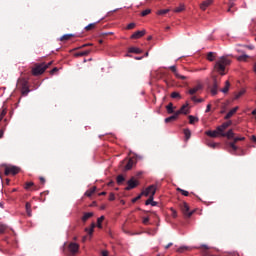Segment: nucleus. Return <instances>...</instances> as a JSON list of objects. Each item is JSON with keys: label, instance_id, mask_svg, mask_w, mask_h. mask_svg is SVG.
Listing matches in <instances>:
<instances>
[{"label": "nucleus", "instance_id": "obj_15", "mask_svg": "<svg viewBox=\"0 0 256 256\" xmlns=\"http://www.w3.org/2000/svg\"><path fill=\"white\" fill-rule=\"evenodd\" d=\"M146 31L142 30V31H136L132 36L131 39H141V37H143L145 35Z\"/></svg>", "mask_w": 256, "mask_h": 256}, {"label": "nucleus", "instance_id": "obj_11", "mask_svg": "<svg viewBox=\"0 0 256 256\" xmlns=\"http://www.w3.org/2000/svg\"><path fill=\"white\" fill-rule=\"evenodd\" d=\"M214 0H205L200 4L201 11H207L208 7H211L213 5Z\"/></svg>", "mask_w": 256, "mask_h": 256}, {"label": "nucleus", "instance_id": "obj_51", "mask_svg": "<svg viewBox=\"0 0 256 256\" xmlns=\"http://www.w3.org/2000/svg\"><path fill=\"white\" fill-rule=\"evenodd\" d=\"M155 196H149V199L146 200L145 205H151Z\"/></svg>", "mask_w": 256, "mask_h": 256}, {"label": "nucleus", "instance_id": "obj_37", "mask_svg": "<svg viewBox=\"0 0 256 256\" xmlns=\"http://www.w3.org/2000/svg\"><path fill=\"white\" fill-rule=\"evenodd\" d=\"M188 119H189L190 125H193L195 122L199 121V118H197L193 115L188 116Z\"/></svg>", "mask_w": 256, "mask_h": 256}, {"label": "nucleus", "instance_id": "obj_21", "mask_svg": "<svg viewBox=\"0 0 256 256\" xmlns=\"http://www.w3.org/2000/svg\"><path fill=\"white\" fill-rule=\"evenodd\" d=\"M179 116L176 114V112L174 113V115L168 117V118H165V123H171L173 121H176V119L178 118Z\"/></svg>", "mask_w": 256, "mask_h": 256}, {"label": "nucleus", "instance_id": "obj_41", "mask_svg": "<svg viewBox=\"0 0 256 256\" xmlns=\"http://www.w3.org/2000/svg\"><path fill=\"white\" fill-rule=\"evenodd\" d=\"M178 193L184 195V197H189V191L183 190L181 188H177Z\"/></svg>", "mask_w": 256, "mask_h": 256}, {"label": "nucleus", "instance_id": "obj_40", "mask_svg": "<svg viewBox=\"0 0 256 256\" xmlns=\"http://www.w3.org/2000/svg\"><path fill=\"white\" fill-rule=\"evenodd\" d=\"M73 37V34H65L60 38V41H69Z\"/></svg>", "mask_w": 256, "mask_h": 256}, {"label": "nucleus", "instance_id": "obj_46", "mask_svg": "<svg viewBox=\"0 0 256 256\" xmlns=\"http://www.w3.org/2000/svg\"><path fill=\"white\" fill-rule=\"evenodd\" d=\"M34 185H35V183H33V182H26V183H25V186H24V189L29 190V189H31V187H33Z\"/></svg>", "mask_w": 256, "mask_h": 256}, {"label": "nucleus", "instance_id": "obj_44", "mask_svg": "<svg viewBox=\"0 0 256 256\" xmlns=\"http://www.w3.org/2000/svg\"><path fill=\"white\" fill-rule=\"evenodd\" d=\"M171 97L172 99H181V94L179 92H172Z\"/></svg>", "mask_w": 256, "mask_h": 256}, {"label": "nucleus", "instance_id": "obj_9", "mask_svg": "<svg viewBox=\"0 0 256 256\" xmlns=\"http://www.w3.org/2000/svg\"><path fill=\"white\" fill-rule=\"evenodd\" d=\"M21 91H22V95H24V96L29 95V91H31V90H29V84H28L27 80H23L21 82Z\"/></svg>", "mask_w": 256, "mask_h": 256}, {"label": "nucleus", "instance_id": "obj_57", "mask_svg": "<svg viewBox=\"0 0 256 256\" xmlns=\"http://www.w3.org/2000/svg\"><path fill=\"white\" fill-rule=\"evenodd\" d=\"M143 224L148 225L149 224V217H146L143 219Z\"/></svg>", "mask_w": 256, "mask_h": 256}, {"label": "nucleus", "instance_id": "obj_50", "mask_svg": "<svg viewBox=\"0 0 256 256\" xmlns=\"http://www.w3.org/2000/svg\"><path fill=\"white\" fill-rule=\"evenodd\" d=\"M150 13H151V9H146V10L142 11L141 16L147 17V15H149Z\"/></svg>", "mask_w": 256, "mask_h": 256}, {"label": "nucleus", "instance_id": "obj_53", "mask_svg": "<svg viewBox=\"0 0 256 256\" xmlns=\"http://www.w3.org/2000/svg\"><path fill=\"white\" fill-rule=\"evenodd\" d=\"M230 153H231L232 155H238V156H240V155H245V151H243V150H241V153H237V151L231 150Z\"/></svg>", "mask_w": 256, "mask_h": 256}, {"label": "nucleus", "instance_id": "obj_1", "mask_svg": "<svg viewBox=\"0 0 256 256\" xmlns=\"http://www.w3.org/2000/svg\"><path fill=\"white\" fill-rule=\"evenodd\" d=\"M228 65H231V60H229L227 57L222 56L218 61H216L214 65L215 71L219 73V75H225V69Z\"/></svg>", "mask_w": 256, "mask_h": 256}, {"label": "nucleus", "instance_id": "obj_63", "mask_svg": "<svg viewBox=\"0 0 256 256\" xmlns=\"http://www.w3.org/2000/svg\"><path fill=\"white\" fill-rule=\"evenodd\" d=\"M102 256H109V252L106 251V250H103V251H102Z\"/></svg>", "mask_w": 256, "mask_h": 256}, {"label": "nucleus", "instance_id": "obj_42", "mask_svg": "<svg viewBox=\"0 0 256 256\" xmlns=\"http://www.w3.org/2000/svg\"><path fill=\"white\" fill-rule=\"evenodd\" d=\"M201 249H204L205 251L203 252L204 256H211V254H209V252H207V250L209 249V246L207 245H202Z\"/></svg>", "mask_w": 256, "mask_h": 256}, {"label": "nucleus", "instance_id": "obj_13", "mask_svg": "<svg viewBox=\"0 0 256 256\" xmlns=\"http://www.w3.org/2000/svg\"><path fill=\"white\" fill-rule=\"evenodd\" d=\"M237 111H239V106L234 107L233 109H231L226 116L224 117V119H231V117H233V115H235V113H237Z\"/></svg>", "mask_w": 256, "mask_h": 256}, {"label": "nucleus", "instance_id": "obj_36", "mask_svg": "<svg viewBox=\"0 0 256 256\" xmlns=\"http://www.w3.org/2000/svg\"><path fill=\"white\" fill-rule=\"evenodd\" d=\"M183 11H185V5H183V4H180L179 7H176V8L174 9V13H181V12H183Z\"/></svg>", "mask_w": 256, "mask_h": 256}, {"label": "nucleus", "instance_id": "obj_60", "mask_svg": "<svg viewBox=\"0 0 256 256\" xmlns=\"http://www.w3.org/2000/svg\"><path fill=\"white\" fill-rule=\"evenodd\" d=\"M39 179H40V183L42 185H45V178L43 176H41Z\"/></svg>", "mask_w": 256, "mask_h": 256}, {"label": "nucleus", "instance_id": "obj_45", "mask_svg": "<svg viewBox=\"0 0 256 256\" xmlns=\"http://www.w3.org/2000/svg\"><path fill=\"white\" fill-rule=\"evenodd\" d=\"M169 11H171V10L170 9L159 10L157 12V15H167V13H169Z\"/></svg>", "mask_w": 256, "mask_h": 256}, {"label": "nucleus", "instance_id": "obj_47", "mask_svg": "<svg viewBox=\"0 0 256 256\" xmlns=\"http://www.w3.org/2000/svg\"><path fill=\"white\" fill-rule=\"evenodd\" d=\"M249 59V55L244 54L238 57V61H247Z\"/></svg>", "mask_w": 256, "mask_h": 256}, {"label": "nucleus", "instance_id": "obj_32", "mask_svg": "<svg viewBox=\"0 0 256 256\" xmlns=\"http://www.w3.org/2000/svg\"><path fill=\"white\" fill-rule=\"evenodd\" d=\"M124 181H125V177L123 175L120 174L117 176L116 182L118 185H122Z\"/></svg>", "mask_w": 256, "mask_h": 256}, {"label": "nucleus", "instance_id": "obj_7", "mask_svg": "<svg viewBox=\"0 0 256 256\" xmlns=\"http://www.w3.org/2000/svg\"><path fill=\"white\" fill-rule=\"evenodd\" d=\"M180 209L185 217H191V215H193V211L189 210V204H187V202H183L180 205Z\"/></svg>", "mask_w": 256, "mask_h": 256}, {"label": "nucleus", "instance_id": "obj_34", "mask_svg": "<svg viewBox=\"0 0 256 256\" xmlns=\"http://www.w3.org/2000/svg\"><path fill=\"white\" fill-rule=\"evenodd\" d=\"M245 95V89L240 90L238 93L235 94L234 99H240V97H243Z\"/></svg>", "mask_w": 256, "mask_h": 256}, {"label": "nucleus", "instance_id": "obj_3", "mask_svg": "<svg viewBox=\"0 0 256 256\" xmlns=\"http://www.w3.org/2000/svg\"><path fill=\"white\" fill-rule=\"evenodd\" d=\"M155 193H157V186L150 185L144 191L141 192V195H144V197H151L155 196Z\"/></svg>", "mask_w": 256, "mask_h": 256}, {"label": "nucleus", "instance_id": "obj_25", "mask_svg": "<svg viewBox=\"0 0 256 256\" xmlns=\"http://www.w3.org/2000/svg\"><path fill=\"white\" fill-rule=\"evenodd\" d=\"M231 87V83L229 80L225 82V87L221 89L222 93H229V88Z\"/></svg>", "mask_w": 256, "mask_h": 256}, {"label": "nucleus", "instance_id": "obj_26", "mask_svg": "<svg viewBox=\"0 0 256 256\" xmlns=\"http://www.w3.org/2000/svg\"><path fill=\"white\" fill-rule=\"evenodd\" d=\"M175 108L173 107V103H169L167 106H166V111H167V113H169L170 115L172 114V113H175V110H174Z\"/></svg>", "mask_w": 256, "mask_h": 256}, {"label": "nucleus", "instance_id": "obj_43", "mask_svg": "<svg viewBox=\"0 0 256 256\" xmlns=\"http://www.w3.org/2000/svg\"><path fill=\"white\" fill-rule=\"evenodd\" d=\"M233 124L232 121L224 122L221 126L223 129H228Z\"/></svg>", "mask_w": 256, "mask_h": 256}, {"label": "nucleus", "instance_id": "obj_48", "mask_svg": "<svg viewBox=\"0 0 256 256\" xmlns=\"http://www.w3.org/2000/svg\"><path fill=\"white\" fill-rule=\"evenodd\" d=\"M7 115V108H4L0 114V121H3V118Z\"/></svg>", "mask_w": 256, "mask_h": 256}, {"label": "nucleus", "instance_id": "obj_14", "mask_svg": "<svg viewBox=\"0 0 256 256\" xmlns=\"http://www.w3.org/2000/svg\"><path fill=\"white\" fill-rule=\"evenodd\" d=\"M10 232H11V229H9V227L7 225H5V224L0 225V235H5Z\"/></svg>", "mask_w": 256, "mask_h": 256}, {"label": "nucleus", "instance_id": "obj_27", "mask_svg": "<svg viewBox=\"0 0 256 256\" xmlns=\"http://www.w3.org/2000/svg\"><path fill=\"white\" fill-rule=\"evenodd\" d=\"M95 227H97V225L95 223H92L90 228H85V231L89 235H93V231H95Z\"/></svg>", "mask_w": 256, "mask_h": 256}, {"label": "nucleus", "instance_id": "obj_17", "mask_svg": "<svg viewBox=\"0 0 256 256\" xmlns=\"http://www.w3.org/2000/svg\"><path fill=\"white\" fill-rule=\"evenodd\" d=\"M178 116H180L181 114L183 115H187L189 112L187 110V105H183L180 110L175 112Z\"/></svg>", "mask_w": 256, "mask_h": 256}, {"label": "nucleus", "instance_id": "obj_64", "mask_svg": "<svg viewBox=\"0 0 256 256\" xmlns=\"http://www.w3.org/2000/svg\"><path fill=\"white\" fill-rule=\"evenodd\" d=\"M210 111H211V104H208L206 108V113H209Z\"/></svg>", "mask_w": 256, "mask_h": 256}, {"label": "nucleus", "instance_id": "obj_8", "mask_svg": "<svg viewBox=\"0 0 256 256\" xmlns=\"http://www.w3.org/2000/svg\"><path fill=\"white\" fill-rule=\"evenodd\" d=\"M239 141H245V137H235L233 142L229 143V147L232 149V151H237L239 149V147H237V143H239Z\"/></svg>", "mask_w": 256, "mask_h": 256}, {"label": "nucleus", "instance_id": "obj_39", "mask_svg": "<svg viewBox=\"0 0 256 256\" xmlns=\"http://www.w3.org/2000/svg\"><path fill=\"white\" fill-rule=\"evenodd\" d=\"M215 52H209L208 54H207V59H208V61H215Z\"/></svg>", "mask_w": 256, "mask_h": 256}, {"label": "nucleus", "instance_id": "obj_35", "mask_svg": "<svg viewBox=\"0 0 256 256\" xmlns=\"http://www.w3.org/2000/svg\"><path fill=\"white\" fill-rule=\"evenodd\" d=\"M184 135L186 137V141H189V139H191V130H189V128L184 129Z\"/></svg>", "mask_w": 256, "mask_h": 256}, {"label": "nucleus", "instance_id": "obj_22", "mask_svg": "<svg viewBox=\"0 0 256 256\" xmlns=\"http://www.w3.org/2000/svg\"><path fill=\"white\" fill-rule=\"evenodd\" d=\"M105 221V216H101L97 219L98 229H103V222Z\"/></svg>", "mask_w": 256, "mask_h": 256}, {"label": "nucleus", "instance_id": "obj_23", "mask_svg": "<svg viewBox=\"0 0 256 256\" xmlns=\"http://www.w3.org/2000/svg\"><path fill=\"white\" fill-rule=\"evenodd\" d=\"M222 137H227V139H233L235 137V133H233V130H228L227 133L222 134Z\"/></svg>", "mask_w": 256, "mask_h": 256}, {"label": "nucleus", "instance_id": "obj_4", "mask_svg": "<svg viewBox=\"0 0 256 256\" xmlns=\"http://www.w3.org/2000/svg\"><path fill=\"white\" fill-rule=\"evenodd\" d=\"M219 83H221V78H217V76H213V84L210 87V93L212 95H217L219 89Z\"/></svg>", "mask_w": 256, "mask_h": 256}, {"label": "nucleus", "instance_id": "obj_62", "mask_svg": "<svg viewBox=\"0 0 256 256\" xmlns=\"http://www.w3.org/2000/svg\"><path fill=\"white\" fill-rule=\"evenodd\" d=\"M170 247H173V243H168L165 247H164V249H169Z\"/></svg>", "mask_w": 256, "mask_h": 256}, {"label": "nucleus", "instance_id": "obj_16", "mask_svg": "<svg viewBox=\"0 0 256 256\" xmlns=\"http://www.w3.org/2000/svg\"><path fill=\"white\" fill-rule=\"evenodd\" d=\"M201 89H203V86L201 84H198L197 86H195L194 88H191L188 93L189 95H195V93H197L198 91H201Z\"/></svg>", "mask_w": 256, "mask_h": 256}, {"label": "nucleus", "instance_id": "obj_12", "mask_svg": "<svg viewBox=\"0 0 256 256\" xmlns=\"http://www.w3.org/2000/svg\"><path fill=\"white\" fill-rule=\"evenodd\" d=\"M68 249H69L70 253L75 255V253H77V251H79V244L72 242L69 244Z\"/></svg>", "mask_w": 256, "mask_h": 256}, {"label": "nucleus", "instance_id": "obj_2", "mask_svg": "<svg viewBox=\"0 0 256 256\" xmlns=\"http://www.w3.org/2000/svg\"><path fill=\"white\" fill-rule=\"evenodd\" d=\"M49 69V66L46 65L45 63L37 64L33 69H32V75L37 77L38 75H43L45 71Z\"/></svg>", "mask_w": 256, "mask_h": 256}, {"label": "nucleus", "instance_id": "obj_30", "mask_svg": "<svg viewBox=\"0 0 256 256\" xmlns=\"http://www.w3.org/2000/svg\"><path fill=\"white\" fill-rule=\"evenodd\" d=\"M216 131H218V135H220V137H223V135H225V128H223L222 125L218 126L216 128Z\"/></svg>", "mask_w": 256, "mask_h": 256}, {"label": "nucleus", "instance_id": "obj_58", "mask_svg": "<svg viewBox=\"0 0 256 256\" xmlns=\"http://www.w3.org/2000/svg\"><path fill=\"white\" fill-rule=\"evenodd\" d=\"M141 197H143V195H138L136 198H134L132 201L133 203H135L136 201H139V199H141Z\"/></svg>", "mask_w": 256, "mask_h": 256}, {"label": "nucleus", "instance_id": "obj_59", "mask_svg": "<svg viewBox=\"0 0 256 256\" xmlns=\"http://www.w3.org/2000/svg\"><path fill=\"white\" fill-rule=\"evenodd\" d=\"M228 7H230V9H233L235 7V2H229Z\"/></svg>", "mask_w": 256, "mask_h": 256}, {"label": "nucleus", "instance_id": "obj_56", "mask_svg": "<svg viewBox=\"0 0 256 256\" xmlns=\"http://www.w3.org/2000/svg\"><path fill=\"white\" fill-rule=\"evenodd\" d=\"M109 201H115V194L110 193V195H109Z\"/></svg>", "mask_w": 256, "mask_h": 256}, {"label": "nucleus", "instance_id": "obj_49", "mask_svg": "<svg viewBox=\"0 0 256 256\" xmlns=\"http://www.w3.org/2000/svg\"><path fill=\"white\" fill-rule=\"evenodd\" d=\"M189 248L187 246H182L180 248H178L177 252L178 253H185V251H187Z\"/></svg>", "mask_w": 256, "mask_h": 256}, {"label": "nucleus", "instance_id": "obj_31", "mask_svg": "<svg viewBox=\"0 0 256 256\" xmlns=\"http://www.w3.org/2000/svg\"><path fill=\"white\" fill-rule=\"evenodd\" d=\"M216 131H218V135H220V137H223V135H225V128H223L222 125L218 126L216 128Z\"/></svg>", "mask_w": 256, "mask_h": 256}, {"label": "nucleus", "instance_id": "obj_61", "mask_svg": "<svg viewBox=\"0 0 256 256\" xmlns=\"http://www.w3.org/2000/svg\"><path fill=\"white\" fill-rule=\"evenodd\" d=\"M57 71H59V68L55 67L51 70V74L53 75V73H57Z\"/></svg>", "mask_w": 256, "mask_h": 256}, {"label": "nucleus", "instance_id": "obj_28", "mask_svg": "<svg viewBox=\"0 0 256 256\" xmlns=\"http://www.w3.org/2000/svg\"><path fill=\"white\" fill-rule=\"evenodd\" d=\"M89 53H91V50H85L82 52H78L75 55H76V57H87V55H89Z\"/></svg>", "mask_w": 256, "mask_h": 256}, {"label": "nucleus", "instance_id": "obj_54", "mask_svg": "<svg viewBox=\"0 0 256 256\" xmlns=\"http://www.w3.org/2000/svg\"><path fill=\"white\" fill-rule=\"evenodd\" d=\"M170 211L172 212V217L174 219H177V210L173 209V208H170Z\"/></svg>", "mask_w": 256, "mask_h": 256}, {"label": "nucleus", "instance_id": "obj_6", "mask_svg": "<svg viewBox=\"0 0 256 256\" xmlns=\"http://www.w3.org/2000/svg\"><path fill=\"white\" fill-rule=\"evenodd\" d=\"M21 169L17 166H6L4 170V175H17Z\"/></svg>", "mask_w": 256, "mask_h": 256}, {"label": "nucleus", "instance_id": "obj_20", "mask_svg": "<svg viewBox=\"0 0 256 256\" xmlns=\"http://www.w3.org/2000/svg\"><path fill=\"white\" fill-rule=\"evenodd\" d=\"M93 216V212H87L83 215L82 217V221L83 223H86L87 221H89V219H91V217Z\"/></svg>", "mask_w": 256, "mask_h": 256}, {"label": "nucleus", "instance_id": "obj_19", "mask_svg": "<svg viewBox=\"0 0 256 256\" xmlns=\"http://www.w3.org/2000/svg\"><path fill=\"white\" fill-rule=\"evenodd\" d=\"M206 135L208 137H219L220 134H219V131L217 130H213V131L209 130L206 132Z\"/></svg>", "mask_w": 256, "mask_h": 256}, {"label": "nucleus", "instance_id": "obj_24", "mask_svg": "<svg viewBox=\"0 0 256 256\" xmlns=\"http://www.w3.org/2000/svg\"><path fill=\"white\" fill-rule=\"evenodd\" d=\"M25 209H26V213H27L28 217H32L33 214L31 212V203L26 202Z\"/></svg>", "mask_w": 256, "mask_h": 256}, {"label": "nucleus", "instance_id": "obj_29", "mask_svg": "<svg viewBox=\"0 0 256 256\" xmlns=\"http://www.w3.org/2000/svg\"><path fill=\"white\" fill-rule=\"evenodd\" d=\"M95 191H97V187L94 186L90 188L88 191L85 192L86 197H91L93 193H95Z\"/></svg>", "mask_w": 256, "mask_h": 256}, {"label": "nucleus", "instance_id": "obj_55", "mask_svg": "<svg viewBox=\"0 0 256 256\" xmlns=\"http://www.w3.org/2000/svg\"><path fill=\"white\" fill-rule=\"evenodd\" d=\"M235 11H237V9H234V10H233V8H231L230 6H229V8H228V10H227V12H228V13H232V15H235Z\"/></svg>", "mask_w": 256, "mask_h": 256}, {"label": "nucleus", "instance_id": "obj_52", "mask_svg": "<svg viewBox=\"0 0 256 256\" xmlns=\"http://www.w3.org/2000/svg\"><path fill=\"white\" fill-rule=\"evenodd\" d=\"M137 26V24H135L134 22L130 23L127 25L126 29L131 30V29H135V27Z\"/></svg>", "mask_w": 256, "mask_h": 256}, {"label": "nucleus", "instance_id": "obj_10", "mask_svg": "<svg viewBox=\"0 0 256 256\" xmlns=\"http://www.w3.org/2000/svg\"><path fill=\"white\" fill-rule=\"evenodd\" d=\"M169 69L175 75L176 79H181L182 81H185V79H187V76H183V75L179 74V71H177L176 66H170Z\"/></svg>", "mask_w": 256, "mask_h": 256}, {"label": "nucleus", "instance_id": "obj_5", "mask_svg": "<svg viewBox=\"0 0 256 256\" xmlns=\"http://www.w3.org/2000/svg\"><path fill=\"white\" fill-rule=\"evenodd\" d=\"M137 187H139V180L135 179V177H132L127 181V187L125 188V191H131Z\"/></svg>", "mask_w": 256, "mask_h": 256}, {"label": "nucleus", "instance_id": "obj_38", "mask_svg": "<svg viewBox=\"0 0 256 256\" xmlns=\"http://www.w3.org/2000/svg\"><path fill=\"white\" fill-rule=\"evenodd\" d=\"M97 23H91V24H88L86 27H85V31H93V29H95Z\"/></svg>", "mask_w": 256, "mask_h": 256}, {"label": "nucleus", "instance_id": "obj_33", "mask_svg": "<svg viewBox=\"0 0 256 256\" xmlns=\"http://www.w3.org/2000/svg\"><path fill=\"white\" fill-rule=\"evenodd\" d=\"M129 53H136L137 55H139V54L142 53V51H141V49H139V48H137V47H131V48L129 49Z\"/></svg>", "mask_w": 256, "mask_h": 256}, {"label": "nucleus", "instance_id": "obj_18", "mask_svg": "<svg viewBox=\"0 0 256 256\" xmlns=\"http://www.w3.org/2000/svg\"><path fill=\"white\" fill-rule=\"evenodd\" d=\"M133 169V159H129L124 166V171H131Z\"/></svg>", "mask_w": 256, "mask_h": 256}]
</instances>
